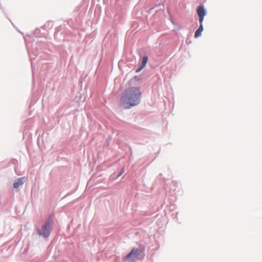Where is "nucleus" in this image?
Segmentation results:
<instances>
[{
	"label": "nucleus",
	"mask_w": 262,
	"mask_h": 262,
	"mask_svg": "<svg viewBox=\"0 0 262 262\" xmlns=\"http://www.w3.org/2000/svg\"><path fill=\"white\" fill-rule=\"evenodd\" d=\"M26 179L25 177L18 178L14 183V188H17L19 186L23 185L24 183V180Z\"/></svg>",
	"instance_id": "5"
},
{
	"label": "nucleus",
	"mask_w": 262,
	"mask_h": 262,
	"mask_svg": "<svg viewBox=\"0 0 262 262\" xmlns=\"http://www.w3.org/2000/svg\"><path fill=\"white\" fill-rule=\"evenodd\" d=\"M51 228V221H48L42 226L41 229L37 230V232L40 236L44 237H47L50 234Z\"/></svg>",
	"instance_id": "3"
},
{
	"label": "nucleus",
	"mask_w": 262,
	"mask_h": 262,
	"mask_svg": "<svg viewBox=\"0 0 262 262\" xmlns=\"http://www.w3.org/2000/svg\"><path fill=\"white\" fill-rule=\"evenodd\" d=\"M148 61V57L144 56L142 59V67H145Z\"/></svg>",
	"instance_id": "7"
},
{
	"label": "nucleus",
	"mask_w": 262,
	"mask_h": 262,
	"mask_svg": "<svg viewBox=\"0 0 262 262\" xmlns=\"http://www.w3.org/2000/svg\"><path fill=\"white\" fill-rule=\"evenodd\" d=\"M144 67H142L141 65L140 66V67L136 70V73H138L140 71H141Z\"/></svg>",
	"instance_id": "8"
},
{
	"label": "nucleus",
	"mask_w": 262,
	"mask_h": 262,
	"mask_svg": "<svg viewBox=\"0 0 262 262\" xmlns=\"http://www.w3.org/2000/svg\"><path fill=\"white\" fill-rule=\"evenodd\" d=\"M203 31V27L202 24H200L199 28L196 30L194 34V37L198 38L201 35V33Z\"/></svg>",
	"instance_id": "6"
},
{
	"label": "nucleus",
	"mask_w": 262,
	"mask_h": 262,
	"mask_svg": "<svg viewBox=\"0 0 262 262\" xmlns=\"http://www.w3.org/2000/svg\"><path fill=\"white\" fill-rule=\"evenodd\" d=\"M197 13L199 17L200 24H202L204 19V17L205 15V11L204 7L200 5L198 7Z\"/></svg>",
	"instance_id": "4"
},
{
	"label": "nucleus",
	"mask_w": 262,
	"mask_h": 262,
	"mask_svg": "<svg viewBox=\"0 0 262 262\" xmlns=\"http://www.w3.org/2000/svg\"><path fill=\"white\" fill-rule=\"evenodd\" d=\"M142 93L139 88L130 87L126 89L121 96L120 102L125 108L138 105L141 98Z\"/></svg>",
	"instance_id": "1"
},
{
	"label": "nucleus",
	"mask_w": 262,
	"mask_h": 262,
	"mask_svg": "<svg viewBox=\"0 0 262 262\" xmlns=\"http://www.w3.org/2000/svg\"><path fill=\"white\" fill-rule=\"evenodd\" d=\"M143 251L138 248H134L125 256L123 260L127 262H134L137 260L141 259L144 257Z\"/></svg>",
	"instance_id": "2"
}]
</instances>
